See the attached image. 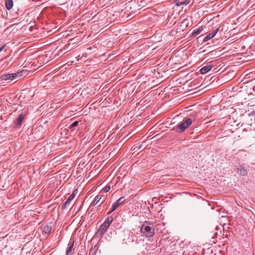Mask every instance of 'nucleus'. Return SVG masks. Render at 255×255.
Masks as SVG:
<instances>
[{
  "instance_id": "1",
  "label": "nucleus",
  "mask_w": 255,
  "mask_h": 255,
  "mask_svg": "<svg viewBox=\"0 0 255 255\" xmlns=\"http://www.w3.org/2000/svg\"><path fill=\"white\" fill-rule=\"evenodd\" d=\"M27 72L26 70H21L14 73H5L1 75V78L3 80H13L16 79L23 75H26L27 74Z\"/></svg>"
},
{
  "instance_id": "2",
  "label": "nucleus",
  "mask_w": 255,
  "mask_h": 255,
  "mask_svg": "<svg viewBox=\"0 0 255 255\" xmlns=\"http://www.w3.org/2000/svg\"><path fill=\"white\" fill-rule=\"evenodd\" d=\"M148 222H145L142 225L140 231L141 233L146 237L150 238L153 236L154 234V229L150 227Z\"/></svg>"
},
{
  "instance_id": "3",
  "label": "nucleus",
  "mask_w": 255,
  "mask_h": 255,
  "mask_svg": "<svg viewBox=\"0 0 255 255\" xmlns=\"http://www.w3.org/2000/svg\"><path fill=\"white\" fill-rule=\"evenodd\" d=\"M192 123V121L190 118L186 119L184 122L178 126L177 131L179 132L184 131L191 125Z\"/></svg>"
},
{
  "instance_id": "4",
  "label": "nucleus",
  "mask_w": 255,
  "mask_h": 255,
  "mask_svg": "<svg viewBox=\"0 0 255 255\" xmlns=\"http://www.w3.org/2000/svg\"><path fill=\"white\" fill-rule=\"evenodd\" d=\"M124 202L125 199L124 197H121L115 203L113 204L112 209L111 211L108 212V214H110L113 212L120 206V204L123 203Z\"/></svg>"
},
{
  "instance_id": "5",
  "label": "nucleus",
  "mask_w": 255,
  "mask_h": 255,
  "mask_svg": "<svg viewBox=\"0 0 255 255\" xmlns=\"http://www.w3.org/2000/svg\"><path fill=\"white\" fill-rule=\"evenodd\" d=\"M109 228V226L107 225L106 224L103 223L102 224V225L100 226L97 234L102 236L104 235L106 232L107 231V229Z\"/></svg>"
},
{
  "instance_id": "6",
  "label": "nucleus",
  "mask_w": 255,
  "mask_h": 255,
  "mask_svg": "<svg viewBox=\"0 0 255 255\" xmlns=\"http://www.w3.org/2000/svg\"><path fill=\"white\" fill-rule=\"evenodd\" d=\"M237 173L242 176H245L248 174L247 170L245 169L243 166H240L239 167L237 168Z\"/></svg>"
},
{
  "instance_id": "7",
  "label": "nucleus",
  "mask_w": 255,
  "mask_h": 255,
  "mask_svg": "<svg viewBox=\"0 0 255 255\" xmlns=\"http://www.w3.org/2000/svg\"><path fill=\"white\" fill-rule=\"evenodd\" d=\"M213 67L212 65H208L203 67L200 70V72L202 74H204L209 72Z\"/></svg>"
},
{
  "instance_id": "8",
  "label": "nucleus",
  "mask_w": 255,
  "mask_h": 255,
  "mask_svg": "<svg viewBox=\"0 0 255 255\" xmlns=\"http://www.w3.org/2000/svg\"><path fill=\"white\" fill-rule=\"evenodd\" d=\"M24 119V115L22 114H21L19 115L18 117L15 121V124L18 127H19L21 126V123Z\"/></svg>"
},
{
  "instance_id": "9",
  "label": "nucleus",
  "mask_w": 255,
  "mask_h": 255,
  "mask_svg": "<svg viewBox=\"0 0 255 255\" xmlns=\"http://www.w3.org/2000/svg\"><path fill=\"white\" fill-rule=\"evenodd\" d=\"M5 5L6 8L8 10H10L12 8L13 5V2L12 0H5Z\"/></svg>"
},
{
  "instance_id": "10",
  "label": "nucleus",
  "mask_w": 255,
  "mask_h": 255,
  "mask_svg": "<svg viewBox=\"0 0 255 255\" xmlns=\"http://www.w3.org/2000/svg\"><path fill=\"white\" fill-rule=\"evenodd\" d=\"M189 2H190V0H184L183 1H181L179 0H177L175 1V4L177 6H180V5H182V4L187 5L189 3Z\"/></svg>"
},
{
  "instance_id": "11",
  "label": "nucleus",
  "mask_w": 255,
  "mask_h": 255,
  "mask_svg": "<svg viewBox=\"0 0 255 255\" xmlns=\"http://www.w3.org/2000/svg\"><path fill=\"white\" fill-rule=\"evenodd\" d=\"M42 230L45 233L49 234L51 231V228L48 225H45L43 227Z\"/></svg>"
},
{
  "instance_id": "12",
  "label": "nucleus",
  "mask_w": 255,
  "mask_h": 255,
  "mask_svg": "<svg viewBox=\"0 0 255 255\" xmlns=\"http://www.w3.org/2000/svg\"><path fill=\"white\" fill-rule=\"evenodd\" d=\"M101 199L102 196H100V195L96 196L93 203V205L95 206L96 204H97L100 201Z\"/></svg>"
},
{
  "instance_id": "13",
  "label": "nucleus",
  "mask_w": 255,
  "mask_h": 255,
  "mask_svg": "<svg viewBox=\"0 0 255 255\" xmlns=\"http://www.w3.org/2000/svg\"><path fill=\"white\" fill-rule=\"evenodd\" d=\"M74 243H73L68 248L67 250V255H72V250L73 247Z\"/></svg>"
},
{
  "instance_id": "14",
  "label": "nucleus",
  "mask_w": 255,
  "mask_h": 255,
  "mask_svg": "<svg viewBox=\"0 0 255 255\" xmlns=\"http://www.w3.org/2000/svg\"><path fill=\"white\" fill-rule=\"evenodd\" d=\"M113 221V219L112 217H109L106 219V220L104 222V223L110 227V226L111 224L112 223Z\"/></svg>"
},
{
  "instance_id": "15",
  "label": "nucleus",
  "mask_w": 255,
  "mask_h": 255,
  "mask_svg": "<svg viewBox=\"0 0 255 255\" xmlns=\"http://www.w3.org/2000/svg\"><path fill=\"white\" fill-rule=\"evenodd\" d=\"M203 30V28H199L196 29V30H194V32L193 33V35L194 36H197V35L199 34Z\"/></svg>"
},
{
  "instance_id": "16",
  "label": "nucleus",
  "mask_w": 255,
  "mask_h": 255,
  "mask_svg": "<svg viewBox=\"0 0 255 255\" xmlns=\"http://www.w3.org/2000/svg\"><path fill=\"white\" fill-rule=\"evenodd\" d=\"M77 192H78L77 190H75L73 191V192L72 193V194L69 197V198H68L69 200H72L74 198V197H75L76 194L77 193Z\"/></svg>"
},
{
  "instance_id": "17",
  "label": "nucleus",
  "mask_w": 255,
  "mask_h": 255,
  "mask_svg": "<svg viewBox=\"0 0 255 255\" xmlns=\"http://www.w3.org/2000/svg\"><path fill=\"white\" fill-rule=\"evenodd\" d=\"M213 37V35H212V34L211 33H209L206 37H205V38L203 39V41L204 42H206V41L209 40L210 39H211Z\"/></svg>"
},
{
  "instance_id": "18",
  "label": "nucleus",
  "mask_w": 255,
  "mask_h": 255,
  "mask_svg": "<svg viewBox=\"0 0 255 255\" xmlns=\"http://www.w3.org/2000/svg\"><path fill=\"white\" fill-rule=\"evenodd\" d=\"M71 200H69V198L65 202L64 204L62 205V208L65 209L66 208L67 206L69 204Z\"/></svg>"
},
{
  "instance_id": "19",
  "label": "nucleus",
  "mask_w": 255,
  "mask_h": 255,
  "mask_svg": "<svg viewBox=\"0 0 255 255\" xmlns=\"http://www.w3.org/2000/svg\"><path fill=\"white\" fill-rule=\"evenodd\" d=\"M78 123H79V122H78V121H75V122H74V123H73V124L70 126V128H74V127H76V126L78 125Z\"/></svg>"
},
{
  "instance_id": "20",
  "label": "nucleus",
  "mask_w": 255,
  "mask_h": 255,
  "mask_svg": "<svg viewBox=\"0 0 255 255\" xmlns=\"http://www.w3.org/2000/svg\"><path fill=\"white\" fill-rule=\"evenodd\" d=\"M111 189L110 186L107 185L103 188V190L105 192H108Z\"/></svg>"
},
{
  "instance_id": "21",
  "label": "nucleus",
  "mask_w": 255,
  "mask_h": 255,
  "mask_svg": "<svg viewBox=\"0 0 255 255\" xmlns=\"http://www.w3.org/2000/svg\"><path fill=\"white\" fill-rule=\"evenodd\" d=\"M219 31V28L215 29L212 33H211L213 37H214Z\"/></svg>"
},
{
  "instance_id": "22",
  "label": "nucleus",
  "mask_w": 255,
  "mask_h": 255,
  "mask_svg": "<svg viewBox=\"0 0 255 255\" xmlns=\"http://www.w3.org/2000/svg\"><path fill=\"white\" fill-rule=\"evenodd\" d=\"M5 47V45H4L2 46L1 47H0V52Z\"/></svg>"
}]
</instances>
